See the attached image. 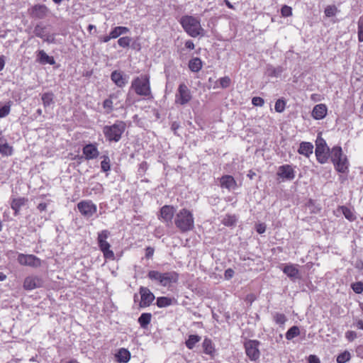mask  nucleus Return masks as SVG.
<instances>
[{
    "instance_id": "2eb2a0df",
    "label": "nucleus",
    "mask_w": 363,
    "mask_h": 363,
    "mask_svg": "<svg viewBox=\"0 0 363 363\" xmlns=\"http://www.w3.org/2000/svg\"><path fill=\"white\" fill-rule=\"evenodd\" d=\"M277 175L283 179L291 181L295 177V172L290 165L284 164L279 167Z\"/></svg>"
},
{
    "instance_id": "774afa93",
    "label": "nucleus",
    "mask_w": 363,
    "mask_h": 363,
    "mask_svg": "<svg viewBox=\"0 0 363 363\" xmlns=\"http://www.w3.org/2000/svg\"><path fill=\"white\" fill-rule=\"evenodd\" d=\"M39 211L42 212L47 209V204L45 203H40L37 206Z\"/></svg>"
},
{
    "instance_id": "bb28decb",
    "label": "nucleus",
    "mask_w": 363,
    "mask_h": 363,
    "mask_svg": "<svg viewBox=\"0 0 363 363\" xmlns=\"http://www.w3.org/2000/svg\"><path fill=\"white\" fill-rule=\"evenodd\" d=\"M37 60L40 63L43 65L49 64L52 65L55 64L54 58L48 55L46 52L43 50L38 52Z\"/></svg>"
},
{
    "instance_id": "49530a36",
    "label": "nucleus",
    "mask_w": 363,
    "mask_h": 363,
    "mask_svg": "<svg viewBox=\"0 0 363 363\" xmlns=\"http://www.w3.org/2000/svg\"><path fill=\"white\" fill-rule=\"evenodd\" d=\"M101 168L103 172H108L110 170V159L108 156H104V160L101 162Z\"/></svg>"
},
{
    "instance_id": "7c9ffc66",
    "label": "nucleus",
    "mask_w": 363,
    "mask_h": 363,
    "mask_svg": "<svg viewBox=\"0 0 363 363\" xmlns=\"http://www.w3.org/2000/svg\"><path fill=\"white\" fill-rule=\"evenodd\" d=\"M334 167L338 172L347 174L349 171V162L347 158H343L340 162H337Z\"/></svg>"
},
{
    "instance_id": "bf43d9fd",
    "label": "nucleus",
    "mask_w": 363,
    "mask_h": 363,
    "mask_svg": "<svg viewBox=\"0 0 363 363\" xmlns=\"http://www.w3.org/2000/svg\"><path fill=\"white\" fill-rule=\"evenodd\" d=\"M155 252V249L152 247H147L145 249V258L146 259H150L152 257Z\"/></svg>"
},
{
    "instance_id": "6e6552de",
    "label": "nucleus",
    "mask_w": 363,
    "mask_h": 363,
    "mask_svg": "<svg viewBox=\"0 0 363 363\" xmlns=\"http://www.w3.org/2000/svg\"><path fill=\"white\" fill-rule=\"evenodd\" d=\"M260 342L255 340H249L244 344L246 355L251 361H256L259 358L260 352L259 346Z\"/></svg>"
},
{
    "instance_id": "20e7f679",
    "label": "nucleus",
    "mask_w": 363,
    "mask_h": 363,
    "mask_svg": "<svg viewBox=\"0 0 363 363\" xmlns=\"http://www.w3.org/2000/svg\"><path fill=\"white\" fill-rule=\"evenodd\" d=\"M126 124L123 121H116L112 125H106L103 128V133L109 142H118L125 130Z\"/></svg>"
},
{
    "instance_id": "6e6d98bb",
    "label": "nucleus",
    "mask_w": 363,
    "mask_h": 363,
    "mask_svg": "<svg viewBox=\"0 0 363 363\" xmlns=\"http://www.w3.org/2000/svg\"><path fill=\"white\" fill-rule=\"evenodd\" d=\"M103 106L108 110L107 113H110L113 111V101L110 99H107L104 101Z\"/></svg>"
},
{
    "instance_id": "79ce46f5",
    "label": "nucleus",
    "mask_w": 363,
    "mask_h": 363,
    "mask_svg": "<svg viewBox=\"0 0 363 363\" xmlns=\"http://www.w3.org/2000/svg\"><path fill=\"white\" fill-rule=\"evenodd\" d=\"M33 33H34L35 35L38 38H44V37H45V34H46L45 33V27L43 26L40 24H38L35 27Z\"/></svg>"
},
{
    "instance_id": "de8ad7c7",
    "label": "nucleus",
    "mask_w": 363,
    "mask_h": 363,
    "mask_svg": "<svg viewBox=\"0 0 363 363\" xmlns=\"http://www.w3.org/2000/svg\"><path fill=\"white\" fill-rule=\"evenodd\" d=\"M11 101L0 108V118H4L9 114L11 110Z\"/></svg>"
},
{
    "instance_id": "5701e85b",
    "label": "nucleus",
    "mask_w": 363,
    "mask_h": 363,
    "mask_svg": "<svg viewBox=\"0 0 363 363\" xmlns=\"http://www.w3.org/2000/svg\"><path fill=\"white\" fill-rule=\"evenodd\" d=\"M343 158H347V157L343 155L341 147H333L331 150V160L334 166L337 163V162L342 160Z\"/></svg>"
},
{
    "instance_id": "603ef678",
    "label": "nucleus",
    "mask_w": 363,
    "mask_h": 363,
    "mask_svg": "<svg viewBox=\"0 0 363 363\" xmlns=\"http://www.w3.org/2000/svg\"><path fill=\"white\" fill-rule=\"evenodd\" d=\"M281 14L283 17H289L292 16L291 7L284 5L281 9Z\"/></svg>"
},
{
    "instance_id": "72a5a7b5",
    "label": "nucleus",
    "mask_w": 363,
    "mask_h": 363,
    "mask_svg": "<svg viewBox=\"0 0 363 363\" xmlns=\"http://www.w3.org/2000/svg\"><path fill=\"white\" fill-rule=\"evenodd\" d=\"M151 314L147 313H142L138 318V323L141 328H147L151 320Z\"/></svg>"
},
{
    "instance_id": "f03ea898",
    "label": "nucleus",
    "mask_w": 363,
    "mask_h": 363,
    "mask_svg": "<svg viewBox=\"0 0 363 363\" xmlns=\"http://www.w3.org/2000/svg\"><path fill=\"white\" fill-rule=\"evenodd\" d=\"M174 224L182 233L191 230L194 227V219L191 212L186 208L181 209L174 218Z\"/></svg>"
},
{
    "instance_id": "13d9d810",
    "label": "nucleus",
    "mask_w": 363,
    "mask_h": 363,
    "mask_svg": "<svg viewBox=\"0 0 363 363\" xmlns=\"http://www.w3.org/2000/svg\"><path fill=\"white\" fill-rule=\"evenodd\" d=\"M345 337L350 342L353 341L355 338H357V333L352 330H348L345 333Z\"/></svg>"
},
{
    "instance_id": "7ed1b4c3",
    "label": "nucleus",
    "mask_w": 363,
    "mask_h": 363,
    "mask_svg": "<svg viewBox=\"0 0 363 363\" xmlns=\"http://www.w3.org/2000/svg\"><path fill=\"white\" fill-rule=\"evenodd\" d=\"M130 88L133 89L138 96L146 97L147 99L152 98L150 77L147 74H142L133 79Z\"/></svg>"
},
{
    "instance_id": "4c0bfd02",
    "label": "nucleus",
    "mask_w": 363,
    "mask_h": 363,
    "mask_svg": "<svg viewBox=\"0 0 363 363\" xmlns=\"http://www.w3.org/2000/svg\"><path fill=\"white\" fill-rule=\"evenodd\" d=\"M300 334V330L298 326H292L290 328L286 333V338L288 340H291L293 338L297 337Z\"/></svg>"
},
{
    "instance_id": "473e14b6",
    "label": "nucleus",
    "mask_w": 363,
    "mask_h": 363,
    "mask_svg": "<svg viewBox=\"0 0 363 363\" xmlns=\"http://www.w3.org/2000/svg\"><path fill=\"white\" fill-rule=\"evenodd\" d=\"M189 67L191 72H198L202 67V62L200 58L194 57L189 62Z\"/></svg>"
},
{
    "instance_id": "a19ab883",
    "label": "nucleus",
    "mask_w": 363,
    "mask_h": 363,
    "mask_svg": "<svg viewBox=\"0 0 363 363\" xmlns=\"http://www.w3.org/2000/svg\"><path fill=\"white\" fill-rule=\"evenodd\" d=\"M0 153L3 155H11L13 153V147L8 143L0 145Z\"/></svg>"
},
{
    "instance_id": "4be33fe9",
    "label": "nucleus",
    "mask_w": 363,
    "mask_h": 363,
    "mask_svg": "<svg viewBox=\"0 0 363 363\" xmlns=\"http://www.w3.org/2000/svg\"><path fill=\"white\" fill-rule=\"evenodd\" d=\"M283 272L292 280L298 279L300 278L299 270L296 264H286L283 268Z\"/></svg>"
},
{
    "instance_id": "4468645a",
    "label": "nucleus",
    "mask_w": 363,
    "mask_h": 363,
    "mask_svg": "<svg viewBox=\"0 0 363 363\" xmlns=\"http://www.w3.org/2000/svg\"><path fill=\"white\" fill-rule=\"evenodd\" d=\"M175 209L172 206L165 205L160 209L159 219L164 223H171L173 218Z\"/></svg>"
},
{
    "instance_id": "39448f33",
    "label": "nucleus",
    "mask_w": 363,
    "mask_h": 363,
    "mask_svg": "<svg viewBox=\"0 0 363 363\" xmlns=\"http://www.w3.org/2000/svg\"><path fill=\"white\" fill-rule=\"evenodd\" d=\"M147 277L152 281L158 282L162 286H167L172 283H176L178 281L179 275L173 271L161 273L156 270H150L147 274Z\"/></svg>"
},
{
    "instance_id": "f3484780",
    "label": "nucleus",
    "mask_w": 363,
    "mask_h": 363,
    "mask_svg": "<svg viewBox=\"0 0 363 363\" xmlns=\"http://www.w3.org/2000/svg\"><path fill=\"white\" fill-rule=\"evenodd\" d=\"M28 199L26 197H13L11 198V208L14 211V215H18L21 207L26 206Z\"/></svg>"
},
{
    "instance_id": "0eeeda50",
    "label": "nucleus",
    "mask_w": 363,
    "mask_h": 363,
    "mask_svg": "<svg viewBox=\"0 0 363 363\" xmlns=\"http://www.w3.org/2000/svg\"><path fill=\"white\" fill-rule=\"evenodd\" d=\"M192 99V95L188 86L182 83L179 85L175 94V104L181 106L187 104Z\"/></svg>"
},
{
    "instance_id": "f704fd0d",
    "label": "nucleus",
    "mask_w": 363,
    "mask_h": 363,
    "mask_svg": "<svg viewBox=\"0 0 363 363\" xmlns=\"http://www.w3.org/2000/svg\"><path fill=\"white\" fill-rule=\"evenodd\" d=\"M201 337L197 335H190L186 340L185 345L189 350H192L195 345L201 340Z\"/></svg>"
},
{
    "instance_id": "a18cd8bd",
    "label": "nucleus",
    "mask_w": 363,
    "mask_h": 363,
    "mask_svg": "<svg viewBox=\"0 0 363 363\" xmlns=\"http://www.w3.org/2000/svg\"><path fill=\"white\" fill-rule=\"evenodd\" d=\"M274 320L279 325H283L286 321V318L284 314L276 313L273 316Z\"/></svg>"
},
{
    "instance_id": "6ab92c4d",
    "label": "nucleus",
    "mask_w": 363,
    "mask_h": 363,
    "mask_svg": "<svg viewBox=\"0 0 363 363\" xmlns=\"http://www.w3.org/2000/svg\"><path fill=\"white\" fill-rule=\"evenodd\" d=\"M220 186L221 188L227 189L228 191H232L236 189L237 182L230 175H224L220 179Z\"/></svg>"
},
{
    "instance_id": "c85d7f7f",
    "label": "nucleus",
    "mask_w": 363,
    "mask_h": 363,
    "mask_svg": "<svg viewBox=\"0 0 363 363\" xmlns=\"http://www.w3.org/2000/svg\"><path fill=\"white\" fill-rule=\"evenodd\" d=\"M202 347L205 354L210 355L211 357H214L216 350L211 340L205 338L203 340Z\"/></svg>"
},
{
    "instance_id": "2f4dec72",
    "label": "nucleus",
    "mask_w": 363,
    "mask_h": 363,
    "mask_svg": "<svg viewBox=\"0 0 363 363\" xmlns=\"http://www.w3.org/2000/svg\"><path fill=\"white\" fill-rule=\"evenodd\" d=\"M129 32V28L125 26H116L114 27L110 32L111 37L113 39L118 38L123 34H125Z\"/></svg>"
},
{
    "instance_id": "dca6fc26",
    "label": "nucleus",
    "mask_w": 363,
    "mask_h": 363,
    "mask_svg": "<svg viewBox=\"0 0 363 363\" xmlns=\"http://www.w3.org/2000/svg\"><path fill=\"white\" fill-rule=\"evenodd\" d=\"M48 9L45 5L36 4L30 10V14L33 18L43 19L46 17Z\"/></svg>"
},
{
    "instance_id": "8fccbe9b",
    "label": "nucleus",
    "mask_w": 363,
    "mask_h": 363,
    "mask_svg": "<svg viewBox=\"0 0 363 363\" xmlns=\"http://www.w3.org/2000/svg\"><path fill=\"white\" fill-rule=\"evenodd\" d=\"M130 42H131V38L128 36L120 38L118 40V45L122 48L128 47L130 44Z\"/></svg>"
},
{
    "instance_id": "a878e982",
    "label": "nucleus",
    "mask_w": 363,
    "mask_h": 363,
    "mask_svg": "<svg viewBox=\"0 0 363 363\" xmlns=\"http://www.w3.org/2000/svg\"><path fill=\"white\" fill-rule=\"evenodd\" d=\"M313 145L311 143L302 142L300 143L299 148L298 150V152L300 155H303L308 157L313 153Z\"/></svg>"
},
{
    "instance_id": "09e8293b",
    "label": "nucleus",
    "mask_w": 363,
    "mask_h": 363,
    "mask_svg": "<svg viewBox=\"0 0 363 363\" xmlns=\"http://www.w3.org/2000/svg\"><path fill=\"white\" fill-rule=\"evenodd\" d=\"M358 40L359 42H363V15L358 21Z\"/></svg>"
},
{
    "instance_id": "37998d69",
    "label": "nucleus",
    "mask_w": 363,
    "mask_h": 363,
    "mask_svg": "<svg viewBox=\"0 0 363 363\" xmlns=\"http://www.w3.org/2000/svg\"><path fill=\"white\" fill-rule=\"evenodd\" d=\"M350 353L348 351H345L337 357V363H345L350 359Z\"/></svg>"
},
{
    "instance_id": "cd10ccee",
    "label": "nucleus",
    "mask_w": 363,
    "mask_h": 363,
    "mask_svg": "<svg viewBox=\"0 0 363 363\" xmlns=\"http://www.w3.org/2000/svg\"><path fill=\"white\" fill-rule=\"evenodd\" d=\"M116 358L119 363H127L130 359V353L127 349L121 348L116 354Z\"/></svg>"
},
{
    "instance_id": "f257e3e1",
    "label": "nucleus",
    "mask_w": 363,
    "mask_h": 363,
    "mask_svg": "<svg viewBox=\"0 0 363 363\" xmlns=\"http://www.w3.org/2000/svg\"><path fill=\"white\" fill-rule=\"evenodd\" d=\"M179 23L189 36L192 38L203 36L204 29L202 28L199 18L185 15L181 17Z\"/></svg>"
},
{
    "instance_id": "aec40b11",
    "label": "nucleus",
    "mask_w": 363,
    "mask_h": 363,
    "mask_svg": "<svg viewBox=\"0 0 363 363\" xmlns=\"http://www.w3.org/2000/svg\"><path fill=\"white\" fill-rule=\"evenodd\" d=\"M111 79L118 87L123 88L128 83L127 78L123 75L121 71L115 70L111 74Z\"/></svg>"
},
{
    "instance_id": "0e129e2a",
    "label": "nucleus",
    "mask_w": 363,
    "mask_h": 363,
    "mask_svg": "<svg viewBox=\"0 0 363 363\" xmlns=\"http://www.w3.org/2000/svg\"><path fill=\"white\" fill-rule=\"evenodd\" d=\"M185 47L187 48V49H189V50H193L194 49V44L193 43L192 40H188L185 42Z\"/></svg>"
},
{
    "instance_id": "c9c22d12",
    "label": "nucleus",
    "mask_w": 363,
    "mask_h": 363,
    "mask_svg": "<svg viewBox=\"0 0 363 363\" xmlns=\"http://www.w3.org/2000/svg\"><path fill=\"white\" fill-rule=\"evenodd\" d=\"M41 99L44 107L46 108L54 103V94L52 92L44 93L41 96Z\"/></svg>"
},
{
    "instance_id": "ddd939ff",
    "label": "nucleus",
    "mask_w": 363,
    "mask_h": 363,
    "mask_svg": "<svg viewBox=\"0 0 363 363\" xmlns=\"http://www.w3.org/2000/svg\"><path fill=\"white\" fill-rule=\"evenodd\" d=\"M43 280L37 276H28L23 281V288L26 290H33L43 286Z\"/></svg>"
},
{
    "instance_id": "338daca9",
    "label": "nucleus",
    "mask_w": 363,
    "mask_h": 363,
    "mask_svg": "<svg viewBox=\"0 0 363 363\" xmlns=\"http://www.w3.org/2000/svg\"><path fill=\"white\" fill-rule=\"evenodd\" d=\"M111 39H113L112 37H111V33H109L108 35H104L99 38V40L102 43H107Z\"/></svg>"
},
{
    "instance_id": "1a4fd4ad",
    "label": "nucleus",
    "mask_w": 363,
    "mask_h": 363,
    "mask_svg": "<svg viewBox=\"0 0 363 363\" xmlns=\"http://www.w3.org/2000/svg\"><path fill=\"white\" fill-rule=\"evenodd\" d=\"M77 208L85 218L93 216L97 211V206L91 200H84L77 203Z\"/></svg>"
},
{
    "instance_id": "9d476101",
    "label": "nucleus",
    "mask_w": 363,
    "mask_h": 363,
    "mask_svg": "<svg viewBox=\"0 0 363 363\" xmlns=\"http://www.w3.org/2000/svg\"><path fill=\"white\" fill-rule=\"evenodd\" d=\"M17 260L18 262L23 266L38 267L41 265V260L33 255L19 253Z\"/></svg>"
},
{
    "instance_id": "c03bdc74",
    "label": "nucleus",
    "mask_w": 363,
    "mask_h": 363,
    "mask_svg": "<svg viewBox=\"0 0 363 363\" xmlns=\"http://www.w3.org/2000/svg\"><path fill=\"white\" fill-rule=\"evenodd\" d=\"M285 101L281 99H279L275 103L274 109L278 113H282L285 109Z\"/></svg>"
},
{
    "instance_id": "052dcab7",
    "label": "nucleus",
    "mask_w": 363,
    "mask_h": 363,
    "mask_svg": "<svg viewBox=\"0 0 363 363\" xmlns=\"http://www.w3.org/2000/svg\"><path fill=\"white\" fill-rule=\"evenodd\" d=\"M308 363H320L319 358L311 354L308 358Z\"/></svg>"
},
{
    "instance_id": "f8f14e48",
    "label": "nucleus",
    "mask_w": 363,
    "mask_h": 363,
    "mask_svg": "<svg viewBox=\"0 0 363 363\" xmlns=\"http://www.w3.org/2000/svg\"><path fill=\"white\" fill-rule=\"evenodd\" d=\"M329 147L325 143L316 144L315 150L316 159L320 164H325L328 160Z\"/></svg>"
},
{
    "instance_id": "864d4df0",
    "label": "nucleus",
    "mask_w": 363,
    "mask_h": 363,
    "mask_svg": "<svg viewBox=\"0 0 363 363\" xmlns=\"http://www.w3.org/2000/svg\"><path fill=\"white\" fill-rule=\"evenodd\" d=\"M351 287L356 294H361L363 291V283L361 281L352 284Z\"/></svg>"
},
{
    "instance_id": "e433bc0d",
    "label": "nucleus",
    "mask_w": 363,
    "mask_h": 363,
    "mask_svg": "<svg viewBox=\"0 0 363 363\" xmlns=\"http://www.w3.org/2000/svg\"><path fill=\"white\" fill-rule=\"evenodd\" d=\"M173 301H174V298H171L169 297H165V296L159 297L157 299V306L159 308L167 307V306L172 305L173 303Z\"/></svg>"
},
{
    "instance_id": "423d86ee",
    "label": "nucleus",
    "mask_w": 363,
    "mask_h": 363,
    "mask_svg": "<svg viewBox=\"0 0 363 363\" xmlns=\"http://www.w3.org/2000/svg\"><path fill=\"white\" fill-rule=\"evenodd\" d=\"M110 236V232L108 230H103L98 233L97 242L99 247L103 252L105 259H114V252L110 250L111 245L106 241V239Z\"/></svg>"
},
{
    "instance_id": "393cba45",
    "label": "nucleus",
    "mask_w": 363,
    "mask_h": 363,
    "mask_svg": "<svg viewBox=\"0 0 363 363\" xmlns=\"http://www.w3.org/2000/svg\"><path fill=\"white\" fill-rule=\"evenodd\" d=\"M343 158H347V157L343 155L341 147H333L331 150V160L334 166L337 163V162L342 160Z\"/></svg>"
},
{
    "instance_id": "4d7b16f0",
    "label": "nucleus",
    "mask_w": 363,
    "mask_h": 363,
    "mask_svg": "<svg viewBox=\"0 0 363 363\" xmlns=\"http://www.w3.org/2000/svg\"><path fill=\"white\" fill-rule=\"evenodd\" d=\"M252 104L255 106H262L264 104V101L261 97L255 96L252 98Z\"/></svg>"
},
{
    "instance_id": "412c9836",
    "label": "nucleus",
    "mask_w": 363,
    "mask_h": 363,
    "mask_svg": "<svg viewBox=\"0 0 363 363\" xmlns=\"http://www.w3.org/2000/svg\"><path fill=\"white\" fill-rule=\"evenodd\" d=\"M327 111V106L323 104H319L313 107L311 115L314 119L320 120L325 117Z\"/></svg>"
},
{
    "instance_id": "c756f323",
    "label": "nucleus",
    "mask_w": 363,
    "mask_h": 363,
    "mask_svg": "<svg viewBox=\"0 0 363 363\" xmlns=\"http://www.w3.org/2000/svg\"><path fill=\"white\" fill-rule=\"evenodd\" d=\"M283 72V68L280 66L274 67L272 65H267L265 74L269 77H277L281 75Z\"/></svg>"
},
{
    "instance_id": "680f3d73",
    "label": "nucleus",
    "mask_w": 363,
    "mask_h": 363,
    "mask_svg": "<svg viewBox=\"0 0 363 363\" xmlns=\"http://www.w3.org/2000/svg\"><path fill=\"white\" fill-rule=\"evenodd\" d=\"M224 275L227 279H229L233 277L234 271L232 269H228L225 270Z\"/></svg>"
},
{
    "instance_id": "ea45409f",
    "label": "nucleus",
    "mask_w": 363,
    "mask_h": 363,
    "mask_svg": "<svg viewBox=\"0 0 363 363\" xmlns=\"http://www.w3.org/2000/svg\"><path fill=\"white\" fill-rule=\"evenodd\" d=\"M341 209L343 215L347 220L350 221H353L356 219V216L351 209L346 206H342Z\"/></svg>"
},
{
    "instance_id": "69168bd1",
    "label": "nucleus",
    "mask_w": 363,
    "mask_h": 363,
    "mask_svg": "<svg viewBox=\"0 0 363 363\" xmlns=\"http://www.w3.org/2000/svg\"><path fill=\"white\" fill-rule=\"evenodd\" d=\"M266 226L264 224H259L257 226V232L262 234L265 232Z\"/></svg>"
},
{
    "instance_id": "e2e57ef3",
    "label": "nucleus",
    "mask_w": 363,
    "mask_h": 363,
    "mask_svg": "<svg viewBox=\"0 0 363 363\" xmlns=\"http://www.w3.org/2000/svg\"><path fill=\"white\" fill-rule=\"evenodd\" d=\"M42 39H43L44 41L49 43H53L54 40H55L53 35H51L49 34H45V37L42 38Z\"/></svg>"
},
{
    "instance_id": "9b49d317",
    "label": "nucleus",
    "mask_w": 363,
    "mask_h": 363,
    "mask_svg": "<svg viewBox=\"0 0 363 363\" xmlns=\"http://www.w3.org/2000/svg\"><path fill=\"white\" fill-rule=\"evenodd\" d=\"M139 293L140 295V301L139 303L140 308L149 306L155 299L154 294L147 287L140 286Z\"/></svg>"
},
{
    "instance_id": "58836bf2",
    "label": "nucleus",
    "mask_w": 363,
    "mask_h": 363,
    "mask_svg": "<svg viewBox=\"0 0 363 363\" xmlns=\"http://www.w3.org/2000/svg\"><path fill=\"white\" fill-rule=\"evenodd\" d=\"M236 217L234 215H226L222 220V223L225 226H233L236 223Z\"/></svg>"
},
{
    "instance_id": "3c124183",
    "label": "nucleus",
    "mask_w": 363,
    "mask_h": 363,
    "mask_svg": "<svg viewBox=\"0 0 363 363\" xmlns=\"http://www.w3.org/2000/svg\"><path fill=\"white\" fill-rule=\"evenodd\" d=\"M337 11V9L335 6H328L325 9L324 12L327 17H333V16H335Z\"/></svg>"
},
{
    "instance_id": "a211bd4d",
    "label": "nucleus",
    "mask_w": 363,
    "mask_h": 363,
    "mask_svg": "<svg viewBox=\"0 0 363 363\" xmlns=\"http://www.w3.org/2000/svg\"><path fill=\"white\" fill-rule=\"evenodd\" d=\"M82 152L85 156V158L88 160L95 159L99 155V152L96 147V145L92 143L86 145L83 147Z\"/></svg>"
},
{
    "instance_id": "b1692460",
    "label": "nucleus",
    "mask_w": 363,
    "mask_h": 363,
    "mask_svg": "<svg viewBox=\"0 0 363 363\" xmlns=\"http://www.w3.org/2000/svg\"><path fill=\"white\" fill-rule=\"evenodd\" d=\"M343 158H347V157L343 155L341 147H333L331 150V160L334 166L337 163V162L342 160Z\"/></svg>"
},
{
    "instance_id": "5fc2aeb1",
    "label": "nucleus",
    "mask_w": 363,
    "mask_h": 363,
    "mask_svg": "<svg viewBox=\"0 0 363 363\" xmlns=\"http://www.w3.org/2000/svg\"><path fill=\"white\" fill-rule=\"evenodd\" d=\"M230 79L228 77H223L219 79L220 86L222 88H227L230 84Z\"/></svg>"
}]
</instances>
